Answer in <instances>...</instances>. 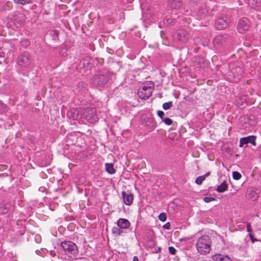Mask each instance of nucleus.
I'll return each mask as SVG.
<instances>
[{"label":"nucleus","instance_id":"nucleus-1","mask_svg":"<svg viewBox=\"0 0 261 261\" xmlns=\"http://www.w3.org/2000/svg\"><path fill=\"white\" fill-rule=\"evenodd\" d=\"M197 250L201 254L208 253L211 249V241L208 236L204 235L200 237L196 243Z\"/></svg>","mask_w":261,"mask_h":261},{"label":"nucleus","instance_id":"nucleus-2","mask_svg":"<svg viewBox=\"0 0 261 261\" xmlns=\"http://www.w3.org/2000/svg\"><path fill=\"white\" fill-rule=\"evenodd\" d=\"M153 88L154 85L152 82H148L144 83L138 92L139 97L142 99H148L151 95Z\"/></svg>","mask_w":261,"mask_h":261},{"label":"nucleus","instance_id":"nucleus-3","mask_svg":"<svg viewBox=\"0 0 261 261\" xmlns=\"http://www.w3.org/2000/svg\"><path fill=\"white\" fill-rule=\"evenodd\" d=\"M61 248L68 256H75L78 253V249L76 244L71 241H64L61 243Z\"/></svg>","mask_w":261,"mask_h":261},{"label":"nucleus","instance_id":"nucleus-4","mask_svg":"<svg viewBox=\"0 0 261 261\" xmlns=\"http://www.w3.org/2000/svg\"><path fill=\"white\" fill-rule=\"evenodd\" d=\"M95 112V109L93 108L84 109L82 118L86 119L90 123H94L98 120V117Z\"/></svg>","mask_w":261,"mask_h":261},{"label":"nucleus","instance_id":"nucleus-5","mask_svg":"<svg viewBox=\"0 0 261 261\" xmlns=\"http://www.w3.org/2000/svg\"><path fill=\"white\" fill-rule=\"evenodd\" d=\"M108 79L106 72H100L93 77L92 83L95 86H102L107 83Z\"/></svg>","mask_w":261,"mask_h":261},{"label":"nucleus","instance_id":"nucleus-6","mask_svg":"<svg viewBox=\"0 0 261 261\" xmlns=\"http://www.w3.org/2000/svg\"><path fill=\"white\" fill-rule=\"evenodd\" d=\"M92 66L89 58H86L82 60L78 65V68L80 70L81 73L87 72L90 70Z\"/></svg>","mask_w":261,"mask_h":261},{"label":"nucleus","instance_id":"nucleus-7","mask_svg":"<svg viewBox=\"0 0 261 261\" xmlns=\"http://www.w3.org/2000/svg\"><path fill=\"white\" fill-rule=\"evenodd\" d=\"M228 23V18L225 16H221L216 20L215 25L218 30H223L227 28Z\"/></svg>","mask_w":261,"mask_h":261},{"label":"nucleus","instance_id":"nucleus-8","mask_svg":"<svg viewBox=\"0 0 261 261\" xmlns=\"http://www.w3.org/2000/svg\"><path fill=\"white\" fill-rule=\"evenodd\" d=\"M249 27V20L247 18H243L240 20L237 28L240 33H243L248 31Z\"/></svg>","mask_w":261,"mask_h":261},{"label":"nucleus","instance_id":"nucleus-9","mask_svg":"<svg viewBox=\"0 0 261 261\" xmlns=\"http://www.w3.org/2000/svg\"><path fill=\"white\" fill-rule=\"evenodd\" d=\"M175 37L178 41L185 43L188 41L190 38V35L186 31L181 30L176 33Z\"/></svg>","mask_w":261,"mask_h":261},{"label":"nucleus","instance_id":"nucleus-10","mask_svg":"<svg viewBox=\"0 0 261 261\" xmlns=\"http://www.w3.org/2000/svg\"><path fill=\"white\" fill-rule=\"evenodd\" d=\"M84 111V108H79L72 109L68 113V116L73 119L82 118V114Z\"/></svg>","mask_w":261,"mask_h":261},{"label":"nucleus","instance_id":"nucleus-11","mask_svg":"<svg viewBox=\"0 0 261 261\" xmlns=\"http://www.w3.org/2000/svg\"><path fill=\"white\" fill-rule=\"evenodd\" d=\"M249 143H251L253 146L256 145L255 138L254 136H250L241 138L240 140V147H242L244 144H247Z\"/></svg>","mask_w":261,"mask_h":261},{"label":"nucleus","instance_id":"nucleus-12","mask_svg":"<svg viewBox=\"0 0 261 261\" xmlns=\"http://www.w3.org/2000/svg\"><path fill=\"white\" fill-rule=\"evenodd\" d=\"M124 203L127 205H130L133 201L134 195L128 192L123 191L122 193Z\"/></svg>","mask_w":261,"mask_h":261},{"label":"nucleus","instance_id":"nucleus-13","mask_svg":"<svg viewBox=\"0 0 261 261\" xmlns=\"http://www.w3.org/2000/svg\"><path fill=\"white\" fill-rule=\"evenodd\" d=\"M117 224L119 227L122 229H124L127 228L129 226L130 223L125 219L120 218L117 221Z\"/></svg>","mask_w":261,"mask_h":261},{"label":"nucleus","instance_id":"nucleus-14","mask_svg":"<svg viewBox=\"0 0 261 261\" xmlns=\"http://www.w3.org/2000/svg\"><path fill=\"white\" fill-rule=\"evenodd\" d=\"M212 259L214 261H232L231 259L228 255H224L220 254L213 255Z\"/></svg>","mask_w":261,"mask_h":261},{"label":"nucleus","instance_id":"nucleus-15","mask_svg":"<svg viewBox=\"0 0 261 261\" xmlns=\"http://www.w3.org/2000/svg\"><path fill=\"white\" fill-rule=\"evenodd\" d=\"M30 62L28 55H23L20 56L17 60V62L20 65H27Z\"/></svg>","mask_w":261,"mask_h":261},{"label":"nucleus","instance_id":"nucleus-16","mask_svg":"<svg viewBox=\"0 0 261 261\" xmlns=\"http://www.w3.org/2000/svg\"><path fill=\"white\" fill-rule=\"evenodd\" d=\"M170 7L174 9H178L181 6V0H169Z\"/></svg>","mask_w":261,"mask_h":261},{"label":"nucleus","instance_id":"nucleus-17","mask_svg":"<svg viewBox=\"0 0 261 261\" xmlns=\"http://www.w3.org/2000/svg\"><path fill=\"white\" fill-rule=\"evenodd\" d=\"M105 168L106 171L111 174H114L116 172L113 163H106L105 164Z\"/></svg>","mask_w":261,"mask_h":261},{"label":"nucleus","instance_id":"nucleus-18","mask_svg":"<svg viewBox=\"0 0 261 261\" xmlns=\"http://www.w3.org/2000/svg\"><path fill=\"white\" fill-rule=\"evenodd\" d=\"M112 232L113 234H115L116 236H121L124 232L123 229L119 227L118 226L117 227H113L112 228Z\"/></svg>","mask_w":261,"mask_h":261},{"label":"nucleus","instance_id":"nucleus-19","mask_svg":"<svg viewBox=\"0 0 261 261\" xmlns=\"http://www.w3.org/2000/svg\"><path fill=\"white\" fill-rule=\"evenodd\" d=\"M225 40V37L222 35H218L214 39V43L216 44L222 43Z\"/></svg>","mask_w":261,"mask_h":261},{"label":"nucleus","instance_id":"nucleus-20","mask_svg":"<svg viewBox=\"0 0 261 261\" xmlns=\"http://www.w3.org/2000/svg\"><path fill=\"white\" fill-rule=\"evenodd\" d=\"M227 188V186L225 182L222 183L220 185H219L217 188V191L220 193H222L226 191Z\"/></svg>","mask_w":261,"mask_h":261},{"label":"nucleus","instance_id":"nucleus-21","mask_svg":"<svg viewBox=\"0 0 261 261\" xmlns=\"http://www.w3.org/2000/svg\"><path fill=\"white\" fill-rule=\"evenodd\" d=\"M242 177L241 174L237 172V171H234L232 172V177L235 180H239Z\"/></svg>","mask_w":261,"mask_h":261},{"label":"nucleus","instance_id":"nucleus-22","mask_svg":"<svg viewBox=\"0 0 261 261\" xmlns=\"http://www.w3.org/2000/svg\"><path fill=\"white\" fill-rule=\"evenodd\" d=\"M172 105V101H169L168 102H165L163 105V108L165 110H167L169 109Z\"/></svg>","mask_w":261,"mask_h":261},{"label":"nucleus","instance_id":"nucleus-23","mask_svg":"<svg viewBox=\"0 0 261 261\" xmlns=\"http://www.w3.org/2000/svg\"><path fill=\"white\" fill-rule=\"evenodd\" d=\"M14 1L16 4L24 5L30 3L31 0H14Z\"/></svg>","mask_w":261,"mask_h":261},{"label":"nucleus","instance_id":"nucleus-24","mask_svg":"<svg viewBox=\"0 0 261 261\" xmlns=\"http://www.w3.org/2000/svg\"><path fill=\"white\" fill-rule=\"evenodd\" d=\"M205 179V176H200L196 179L195 182L197 185H201L202 181Z\"/></svg>","mask_w":261,"mask_h":261},{"label":"nucleus","instance_id":"nucleus-25","mask_svg":"<svg viewBox=\"0 0 261 261\" xmlns=\"http://www.w3.org/2000/svg\"><path fill=\"white\" fill-rule=\"evenodd\" d=\"M206 12H207V10L204 8H202V9L199 10L198 11V15H199V16L200 17V18H202L206 15Z\"/></svg>","mask_w":261,"mask_h":261},{"label":"nucleus","instance_id":"nucleus-26","mask_svg":"<svg viewBox=\"0 0 261 261\" xmlns=\"http://www.w3.org/2000/svg\"><path fill=\"white\" fill-rule=\"evenodd\" d=\"M166 219H167V217H166V215L165 213H161L159 216V219L162 221V222H165L166 220Z\"/></svg>","mask_w":261,"mask_h":261},{"label":"nucleus","instance_id":"nucleus-27","mask_svg":"<svg viewBox=\"0 0 261 261\" xmlns=\"http://www.w3.org/2000/svg\"><path fill=\"white\" fill-rule=\"evenodd\" d=\"M162 121H163L164 122L168 125H170L172 123V120L169 118H166L163 119Z\"/></svg>","mask_w":261,"mask_h":261},{"label":"nucleus","instance_id":"nucleus-28","mask_svg":"<svg viewBox=\"0 0 261 261\" xmlns=\"http://www.w3.org/2000/svg\"><path fill=\"white\" fill-rule=\"evenodd\" d=\"M203 200L205 202L208 203V202H210L212 201L215 200V198H214L213 197H205L203 198Z\"/></svg>","mask_w":261,"mask_h":261},{"label":"nucleus","instance_id":"nucleus-29","mask_svg":"<svg viewBox=\"0 0 261 261\" xmlns=\"http://www.w3.org/2000/svg\"><path fill=\"white\" fill-rule=\"evenodd\" d=\"M169 251L172 255H174L176 253V249L173 247H169Z\"/></svg>","mask_w":261,"mask_h":261},{"label":"nucleus","instance_id":"nucleus-30","mask_svg":"<svg viewBox=\"0 0 261 261\" xmlns=\"http://www.w3.org/2000/svg\"><path fill=\"white\" fill-rule=\"evenodd\" d=\"M35 240L37 243H39L41 241V237L39 234H36L35 237Z\"/></svg>","mask_w":261,"mask_h":261},{"label":"nucleus","instance_id":"nucleus-31","mask_svg":"<svg viewBox=\"0 0 261 261\" xmlns=\"http://www.w3.org/2000/svg\"><path fill=\"white\" fill-rule=\"evenodd\" d=\"M258 1L259 0H249V4L251 5L252 7H253L258 3Z\"/></svg>","mask_w":261,"mask_h":261},{"label":"nucleus","instance_id":"nucleus-32","mask_svg":"<svg viewBox=\"0 0 261 261\" xmlns=\"http://www.w3.org/2000/svg\"><path fill=\"white\" fill-rule=\"evenodd\" d=\"M165 115L164 113L162 111H158V115L159 117H160L162 120L163 119V116Z\"/></svg>","mask_w":261,"mask_h":261},{"label":"nucleus","instance_id":"nucleus-33","mask_svg":"<svg viewBox=\"0 0 261 261\" xmlns=\"http://www.w3.org/2000/svg\"><path fill=\"white\" fill-rule=\"evenodd\" d=\"M163 228L164 229H170V224L169 222H168L167 223H166L164 226H163Z\"/></svg>","mask_w":261,"mask_h":261},{"label":"nucleus","instance_id":"nucleus-34","mask_svg":"<svg viewBox=\"0 0 261 261\" xmlns=\"http://www.w3.org/2000/svg\"><path fill=\"white\" fill-rule=\"evenodd\" d=\"M50 161H51V159L49 158L44 164L43 165L44 166H47L50 163Z\"/></svg>","mask_w":261,"mask_h":261},{"label":"nucleus","instance_id":"nucleus-35","mask_svg":"<svg viewBox=\"0 0 261 261\" xmlns=\"http://www.w3.org/2000/svg\"><path fill=\"white\" fill-rule=\"evenodd\" d=\"M247 229L248 231L250 232L251 231V225L250 224H248L247 226Z\"/></svg>","mask_w":261,"mask_h":261},{"label":"nucleus","instance_id":"nucleus-36","mask_svg":"<svg viewBox=\"0 0 261 261\" xmlns=\"http://www.w3.org/2000/svg\"><path fill=\"white\" fill-rule=\"evenodd\" d=\"M133 261H139L138 257L136 256H134L133 257Z\"/></svg>","mask_w":261,"mask_h":261},{"label":"nucleus","instance_id":"nucleus-37","mask_svg":"<svg viewBox=\"0 0 261 261\" xmlns=\"http://www.w3.org/2000/svg\"><path fill=\"white\" fill-rule=\"evenodd\" d=\"M257 198V196L256 195V196H254L253 197H252V200H255Z\"/></svg>","mask_w":261,"mask_h":261},{"label":"nucleus","instance_id":"nucleus-38","mask_svg":"<svg viewBox=\"0 0 261 261\" xmlns=\"http://www.w3.org/2000/svg\"><path fill=\"white\" fill-rule=\"evenodd\" d=\"M6 212H7V211H6V210H4L3 211H1V210H0V213H4V214H5V213H6Z\"/></svg>","mask_w":261,"mask_h":261},{"label":"nucleus","instance_id":"nucleus-39","mask_svg":"<svg viewBox=\"0 0 261 261\" xmlns=\"http://www.w3.org/2000/svg\"><path fill=\"white\" fill-rule=\"evenodd\" d=\"M210 174V173L207 172L204 176H205V178L206 176H208Z\"/></svg>","mask_w":261,"mask_h":261},{"label":"nucleus","instance_id":"nucleus-40","mask_svg":"<svg viewBox=\"0 0 261 261\" xmlns=\"http://www.w3.org/2000/svg\"><path fill=\"white\" fill-rule=\"evenodd\" d=\"M39 252V250H36V253H37V254H38V252Z\"/></svg>","mask_w":261,"mask_h":261},{"label":"nucleus","instance_id":"nucleus-41","mask_svg":"<svg viewBox=\"0 0 261 261\" xmlns=\"http://www.w3.org/2000/svg\"><path fill=\"white\" fill-rule=\"evenodd\" d=\"M250 238L252 239V236L251 234H250Z\"/></svg>","mask_w":261,"mask_h":261}]
</instances>
